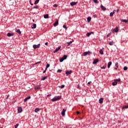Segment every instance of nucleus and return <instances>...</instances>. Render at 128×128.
<instances>
[{
    "label": "nucleus",
    "instance_id": "6",
    "mask_svg": "<svg viewBox=\"0 0 128 128\" xmlns=\"http://www.w3.org/2000/svg\"><path fill=\"white\" fill-rule=\"evenodd\" d=\"M60 50V46H58V48H57L54 51V53L56 54V52H58V50Z\"/></svg>",
    "mask_w": 128,
    "mask_h": 128
},
{
    "label": "nucleus",
    "instance_id": "1",
    "mask_svg": "<svg viewBox=\"0 0 128 128\" xmlns=\"http://www.w3.org/2000/svg\"><path fill=\"white\" fill-rule=\"evenodd\" d=\"M61 96H57V97H54L51 100L52 102H56L57 100H60L62 98Z\"/></svg>",
    "mask_w": 128,
    "mask_h": 128
},
{
    "label": "nucleus",
    "instance_id": "60",
    "mask_svg": "<svg viewBox=\"0 0 128 128\" xmlns=\"http://www.w3.org/2000/svg\"><path fill=\"white\" fill-rule=\"evenodd\" d=\"M0 128H2V127H0Z\"/></svg>",
    "mask_w": 128,
    "mask_h": 128
},
{
    "label": "nucleus",
    "instance_id": "37",
    "mask_svg": "<svg viewBox=\"0 0 128 128\" xmlns=\"http://www.w3.org/2000/svg\"><path fill=\"white\" fill-rule=\"evenodd\" d=\"M118 62H116L115 63V66L117 67V68H118Z\"/></svg>",
    "mask_w": 128,
    "mask_h": 128
},
{
    "label": "nucleus",
    "instance_id": "51",
    "mask_svg": "<svg viewBox=\"0 0 128 128\" xmlns=\"http://www.w3.org/2000/svg\"><path fill=\"white\" fill-rule=\"evenodd\" d=\"M46 72V69H45V70L43 72V74H45V72Z\"/></svg>",
    "mask_w": 128,
    "mask_h": 128
},
{
    "label": "nucleus",
    "instance_id": "11",
    "mask_svg": "<svg viewBox=\"0 0 128 128\" xmlns=\"http://www.w3.org/2000/svg\"><path fill=\"white\" fill-rule=\"evenodd\" d=\"M100 8H102V10H106V7L102 5L100 6Z\"/></svg>",
    "mask_w": 128,
    "mask_h": 128
},
{
    "label": "nucleus",
    "instance_id": "24",
    "mask_svg": "<svg viewBox=\"0 0 128 128\" xmlns=\"http://www.w3.org/2000/svg\"><path fill=\"white\" fill-rule=\"evenodd\" d=\"M39 2H40V0H35L34 2V4H38Z\"/></svg>",
    "mask_w": 128,
    "mask_h": 128
},
{
    "label": "nucleus",
    "instance_id": "50",
    "mask_svg": "<svg viewBox=\"0 0 128 128\" xmlns=\"http://www.w3.org/2000/svg\"><path fill=\"white\" fill-rule=\"evenodd\" d=\"M30 3L31 4V6H34V4H32V2H30Z\"/></svg>",
    "mask_w": 128,
    "mask_h": 128
},
{
    "label": "nucleus",
    "instance_id": "48",
    "mask_svg": "<svg viewBox=\"0 0 128 128\" xmlns=\"http://www.w3.org/2000/svg\"><path fill=\"white\" fill-rule=\"evenodd\" d=\"M116 12H120V9H117V10H116Z\"/></svg>",
    "mask_w": 128,
    "mask_h": 128
},
{
    "label": "nucleus",
    "instance_id": "34",
    "mask_svg": "<svg viewBox=\"0 0 128 128\" xmlns=\"http://www.w3.org/2000/svg\"><path fill=\"white\" fill-rule=\"evenodd\" d=\"M72 41H70L69 42H67L68 46H70V44H72Z\"/></svg>",
    "mask_w": 128,
    "mask_h": 128
},
{
    "label": "nucleus",
    "instance_id": "47",
    "mask_svg": "<svg viewBox=\"0 0 128 128\" xmlns=\"http://www.w3.org/2000/svg\"><path fill=\"white\" fill-rule=\"evenodd\" d=\"M36 88H37L38 90V88H40V86H37L36 87Z\"/></svg>",
    "mask_w": 128,
    "mask_h": 128
},
{
    "label": "nucleus",
    "instance_id": "36",
    "mask_svg": "<svg viewBox=\"0 0 128 128\" xmlns=\"http://www.w3.org/2000/svg\"><path fill=\"white\" fill-rule=\"evenodd\" d=\"M122 22H128V20H122Z\"/></svg>",
    "mask_w": 128,
    "mask_h": 128
},
{
    "label": "nucleus",
    "instance_id": "19",
    "mask_svg": "<svg viewBox=\"0 0 128 128\" xmlns=\"http://www.w3.org/2000/svg\"><path fill=\"white\" fill-rule=\"evenodd\" d=\"M109 44L110 46H114V41H111L110 42Z\"/></svg>",
    "mask_w": 128,
    "mask_h": 128
},
{
    "label": "nucleus",
    "instance_id": "25",
    "mask_svg": "<svg viewBox=\"0 0 128 128\" xmlns=\"http://www.w3.org/2000/svg\"><path fill=\"white\" fill-rule=\"evenodd\" d=\"M44 18H48V14H46L44 15Z\"/></svg>",
    "mask_w": 128,
    "mask_h": 128
},
{
    "label": "nucleus",
    "instance_id": "52",
    "mask_svg": "<svg viewBox=\"0 0 128 128\" xmlns=\"http://www.w3.org/2000/svg\"><path fill=\"white\" fill-rule=\"evenodd\" d=\"M116 12V10H114L113 11H112V12H114H114Z\"/></svg>",
    "mask_w": 128,
    "mask_h": 128
},
{
    "label": "nucleus",
    "instance_id": "26",
    "mask_svg": "<svg viewBox=\"0 0 128 128\" xmlns=\"http://www.w3.org/2000/svg\"><path fill=\"white\" fill-rule=\"evenodd\" d=\"M99 52H100V54H104V52H102V49H100L99 50Z\"/></svg>",
    "mask_w": 128,
    "mask_h": 128
},
{
    "label": "nucleus",
    "instance_id": "56",
    "mask_svg": "<svg viewBox=\"0 0 128 128\" xmlns=\"http://www.w3.org/2000/svg\"><path fill=\"white\" fill-rule=\"evenodd\" d=\"M78 88H80V84H78Z\"/></svg>",
    "mask_w": 128,
    "mask_h": 128
},
{
    "label": "nucleus",
    "instance_id": "17",
    "mask_svg": "<svg viewBox=\"0 0 128 128\" xmlns=\"http://www.w3.org/2000/svg\"><path fill=\"white\" fill-rule=\"evenodd\" d=\"M16 32L19 34H22V32H20V29H16Z\"/></svg>",
    "mask_w": 128,
    "mask_h": 128
},
{
    "label": "nucleus",
    "instance_id": "31",
    "mask_svg": "<svg viewBox=\"0 0 128 128\" xmlns=\"http://www.w3.org/2000/svg\"><path fill=\"white\" fill-rule=\"evenodd\" d=\"M66 58H68V56L66 55H64L62 58L64 60H66Z\"/></svg>",
    "mask_w": 128,
    "mask_h": 128
},
{
    "label": "nucleus",
    "instance_id": "43",
    "mask_svg": "<svg viewBox=\"0 0 128 128\" xmlns=\"http://www.w3.org/2000/svg\"><path fill=\"white\" fill-rule=\"evenodd\" d=\"M33 8H38V7L36 6H34L33 7Z\"/></svg>",
    "mask_w": 128,
    "mask_h": 128
},
{
    "label": "nucleus",
    "instance_id": "2",
    "mask_svg": "<svg viewBox=\"0 0 128 128\" xmlns=\"http://www.w3.org/2000/svg\"><path fill=\"white\" fill-rule=\"evenodd\" d=\"M40 46V44H34L32 46V48H34V50H36V48H39Z\"/></svg>",
    "mask_w": 128,
    "mask_h": 128
},
{
    "label": "nucleus",
    "instance_id": "18",
    "mask_svg": "<svg viewBox=\"0 0 128 128\" xmlns=\"http://www.w3.org/2000/svg\"><path fill=\"white\" fill-rule=\"evenodd\" d=\"M14 36V34H12V33L8 32L7 34V36Z\"/></svg>",
    "mask_w": 128,
    "mask_h": 128
},
{
    "label": "nucleus",
    "instance_id": "5",
    "mask_svg": "<svg viewBox=\"0 0 128 128\" xmlns=\"http://www.w3.org/2000/svg\"><path fill=\"white\" fill-rule=\"evenodd\" d=\"M18 114L22 112V107H18Z\"/></svg>",
    "mask_w": 128,
    "mask_h": 128
},
{
    "label": "nucleus",
    "instance_id": "10",
    "mask_svg": "<svg viewBox=\"0 0 128 128\" xmlns=\"http://www.w3.org/2000/svg\"><path fill=\"white\" fill-rule=\"evenodd\" d=\"M72 70L66 71V76H68V75L70 74H72Z\"/></svg>",
    "mask_w": 128,
    "mask_h": 128
},
{
    "label": "nucleus",
    "instance_id": "16",
    "mask_svg": "<svg viewBox=\"0 0 128 128\" xmlns=\"http://www.w3.org/2000/svg\"><path fill=\"white\" fill-rule=\"evenodd\" d=\"M91 20H92V17L90 16L88 17L87 18L88 22H90Z\"/></svg>",
    "mask_w": 128,
    "mask_h": 128
},
{
    "label": "nucleus",
    "instance_id": "54",
    "mask_svg": "<svg viewBox=\"0 0 128 128\" xmlns=\"http://www.w3.org/2000/svg\"><path fill=\"white\" fill-rule=\"evenodd\" d=\"M76 114H80V112H79L78 111V112H76Z\"/></svg>",
    "mask_w": 128,
    "mask_h": 128
},
{
    "label": "nucleus",
    "instance_id": "29",
    "mask_svg": "<svg viewBox=\"0 0 128 128\" xmlns=\"http://www.w3.org/2000/svg\"><path fill=\"white\" fill-rule=\"evenodd\" d=\"M64 59L63 58H62L60 59V62H64Z\"/></svg>",
    "mask_w": 128,
    "mask_h": 128
},
{
    "label": "nucleus",
    "instance_id": "49",
    "mask_svg": "<svg viewBox=\"0 0 128 128\" xmlns=\"http://www.w3.org/2000/svg\"><path fill=\"white\" fill-rule=\"evenodd\" d=\"M92 84V82H89L88 83V84Z\"/></svg>",
    "mask_w": 128,
    "mask_h": 128
},
{
    "label": "nucleus",
    "instance_id": "20",
    "mask_svg": "<svg viewBox=\"0 0 128 128\" xmlns=\"http://www.w3.org/2000/svg\"><path fill=\"white\" fill-rule=\"evenodd\" d=\"M30 96H28L24 100V102H26V100H30Z\"/></svg>",
    "mask_w": 128,
    "mask_h": 128
},
{
    "label": "nucleus",
    "instance_id": "42",
    "mask_svg": "<svg viewBox=\"0 0 128 128\" xmlns=\"http://www.w3.org/2000/svg\"><path fill=\"white\" fill-rule=\"evenodd\" d=\"M62 70H57V72H62Z\"/></svg>",
    "mask_w": 128,
    "mask_h": 128
},
{
    "label": "nucleus",
    "instance_id": "23",
    "mask_svg": "<svg viewBox=\"0 0 128 128\" xmlns=\"http://www.w3.org/2000/svg\"><path fill=\"white\" fill-rule=\"evenodd\" d=\"M40 108H36L34 110L35 112H40Z\"/></svg>",
    "mask_w": 128,
    "mask_h": 128
},
{
    "label": "nucleus",
    "instance_id": "4",
    "mask_svg": "<svg viewBox=\"0 0 128 128\" xmlns=\"http://www.w3.org/2000/svg\"><path fill=\"white\" fill-rule=\"evenodd\" d=\"M66 110L64 109L62 110L61 112V114H62V116H64Z\"/></svg>",
    "mask_w": 128,
    "mask_h": 128
},
{
    "label": "nucleus",
    "instance_id": "8",
    "mask_svg": "<svg viewBox=\"0 0 128 128\" xmlns=\"http://www.w3.org/2000/svg\"><path fill=\"white\" fill-rule=\"evenodd\" d=\"M76 4H78V2H71L70 3V6H76Z\"/></svg>",
    "mask_w": 128,
    "mask_h": 128
},
{
    "label": "nucleus",
    "instance_id": "35",
    "mask_svg": "<svg viewBox=\"0 0 128 128\" xmlns=\"http://www.w3.org/2000/svg\"><path fill=\"white\" fill-rule=\"evenodd\" d=\"M93 2L94 4H98V0H93Z\"/></svg>",
    "mask_w": 128,
    "mask_h": 128
},
{
    "label": "nucleus",
    "instance_id": "39",
    "mask_svg": "<svg viewBox=\"0 0 128 128\" xmlns=\"http://www.w3.org/2000/svg\"><path fill=\"white\" fill-rule=\"evenodd\" d=\"M63 28H65V30H68V27L66 25L63 26Z\"/></svg>",
    "mask_w": 128,
    "mask_h": 128
},
{
    "label": "nucleus",
    "instance_id": "59",
    "mask_svg": "<svg viewBox=\"0 0 128 128\" xmlns=\"http://www.w3.org/2000/svg\"><path fill=\"white\" fill-rule=\"evenodd\" d=\"M8 97H7V98H6V100H8Z\"/></svg>",
    "mask_w": 128,
    "mask_h": 128
},
{
    "label": "nucleus",
    "instance_id": "28",
    "mask_svg": "<svg viewBox=\"0 0 128 128\" xmlns=\"http://www.w3.org/2000/svg\"><path fill=\"white\" fill-rule=\"evenodd\" d=\"M124 108H128V105L123 106L122 107V110H124Z\"/></svg>",
    "mask_w": 128,
    "mask_h": 128
},
{
    "label": "nucleus",
    "instance_id": "61",
    "mask_svg": "<svg viewBox=\"0 0 128 128\" xmlns=\"http://www.w3.org/2000/svg\"><path fill=\"white\" fill-rule=\"evenodd\" d=\"M47 96H48V95H47Z\"/></svg>",
    "mask_w": 128,
    "mask_h": 128
},
{
    "label": "nucleus",
    "instance_id": "9",
    "mask_svg": "<svg viewBox=\"0 0 128 128\" xmlns=\"http://www.w3.org/2000/svg\"><path fill=\"white\" fill-rule=\"evenodd\" d=\"M54 26H58V20H57L56 22H54Z\"/></svg>",
    "mask_w": 128,
    "mask_h": 128
},
{
    "label": "nucleus",
    "instance_id": "15",
    "mask_svg": "<svg viewBox=\"0 0 128 128\" xmlns=\"http://www.w3.org/2000/svg\"><path fill=\"white\" fill-rule=\"evenodd\" d=\"M114 32H118V28L116 27L115 28H114Z\"/></svg>",
    "mask_w": 128,
    "mask_h": 128
},
{
    "label": "nucleus",
    "instance_id": "21",
    "mask_svg": "<svg viewBox=\"0 0 128 128\" xmlns=\"http://www.w3.org/2000/svg\"><path fill=\"white\" fill-rule=\"evenodd\" d=\"M36 28V24H33L32 26V28Z\"/></svg>",
    "mask_w": 128,
    "mask_h": 128
},
{
    "label": "nucleus",
    "instance_id": "12",
    "mask_svg": "<svg viewBox=\"0 0 128 128\" xmlns=\"http://www.w3.org/2000/svg\"><path fill=\"white\" fill-rule=\"evenodd\" d=\"M99 102L100 104H102V102H104V98H100V99L99 100Z\"/></svg>",
    "mask_w": 128,
    "mask_h": 128
},
{
    "label": "nucleus",
    "instance_id": "53",
    "mask_svg": "<svg viewBox=\"0 0 128 128\" xmlns=\"http://www.w3.org/2000/svg\"><path fill=\"white\" fill-rule=\"evenodd\" d=\"M48 42H46L45 43V46H48Z\"/></svg>",
    "mask_w": 128,
    "mask_h": 128
},
{
    "label": "nucleus",
    "instance_id": "58",
    "mask_svg": "<svg viewBox=\"0 0 128 128\" xmlns=\"http://www.w3.org/2000/svg\"><path fill=\"white\" fill-rule=\"evenodd\" d=\"M33 20V22H34V20Z\"/></svg>",
    "mask_w": 128,
    "mask_h": 128
},
{
    "label": "nucleus",
    "instance_id": "46",
    "mask_svg": "<svg viewBox=\"0 0 128 128\" xmlns=\"http://www.w3.org/2000/svg\"><path fill=\"white\" fill-rule=\"evenodd\" d=\"M101 68L104 70L106 69V67L104 66H103L102 67H101Z\"/></svg>",
    "mask_w": 128,
    "mask_h": 128
},
{
    "label": "nucleus",
    "instance_id": "32",
    "mask_svg": "<svg viewBox=\"0 0 128 128\" xmlns=\"http://www.w3.org/2000/svg\"><path fill=\"white\" fill-rule=\"evenodd\" d=\"M124 70H128V67L126 66H125L123 68Z\"/></svg>",
    "mask_w": 128,
    "mask_h": 128
},
{
    "label": "nucleus",
    "instance_id": "3",
    "mask_svg": "<svg viewBox=\"0 0 128 128\" xmlns=\"http://www.w3.org/2000/svg\"><path fill=\"white\" fill-rule=\"evenodd\" d=\"M90 54H92V52L90 51L86 52H83L82 56H88V54L90 56Z\"/></svg>",
    "mask_w": 128,
    "mask_h": 128
},
{
    "label": "nucleus",
    "instance_id": "40",
    "mask_svg": "<svg viewBox=\"0 0 128 128\" xmlns=\"http://www.w3.org/2000/svg\"><path fill=\"white\" fill-rule=\"evenodd\" d=\"M59 88H64V85H62L60 86Z\"/></svg>",
    "mask_w": 128,
    "mask_h": 128
},
{
    "label": "nucleus",
    "instance_id": "30",
    "mask_svg": "<svg viewBox=\"0 0 128 128\" xmlns=\"http://www.w3.org/2000/svg\"><path fill=\"white\" fill-rule=\"evenodd\" d=\"M49 66H50V64H47L46 65V70H48V68Z\"/></svg>",
    "mask_w": 128,
    "mask_h": 128
},
{
    "label": "nucleus",
    "instance_id": "33",
    "mask_svg": "<svg viewBox=\"0 0 128 128\" xmlns=\"http://www.w3.org/2000/svg\"><path fill=\"white\" fill-rule=\"evenodd\" d=\"M114 80L118 82H120V78L116 79V80Z\"/></svg>",
    "mask_w": 128,
    "mask_h": 128
},
{
    "label": "nucleus",
    "instance_id": "7",
    "mask_svg": "<svg viewBox=\"0 0 128 128\" xmlns=\"http://www.w3.org/2000/svg\"><path fill=\"white\" fill-rule=\"evenodd\" d=\"M97 62H98V59H94L92 62L93 64H97Z\"/></svg>",
    "mask_w": 128,
    "mask_h": 128
},
{
    "label": "nucleus",
    "instance_id": "13",
    "mask_svg": "<svg viewBox=\"0 0 128 128\" xmlns=\"http://www.w3.org/2000/svg\"><path fill=\"white\" fill-rule=\"evenodd\" d=\"M110 66H112V62H109L108 64V68H110Z\"/></svg>",
    "mask_w": 128,
    "mask_h": 128
},
{
    "label": "nucleus",
    "instance_id": "57",
    "mask_svg": "<svg viewBox=\"0 0 128 128\" xmlns=\"http://www.w3.org/2000/svg\"><path fill=\"white\" fill-rule=\"evenodd\" d=\"M107 36H110V35L108 34L107 35Z\"/></svg>",
    "mask_w": 128,
    "mask_h": 128
},
{
    "label": "nucleus",
    "instance_id": "45",
    "mask_svg": "<svg viewBox=\"0 0 128 128\" xmlns=\"http://www.w3.org/2000/svg\"><path fill=\"white\" fill-rule=\"evenodd\" d=\"M20 124H16V126H15V128H18V126Z\"/></svg>",
    "mask_w": 128,
    "mask_h": 128
},
{
    "label": "nucleus",
    "instance_id": "55",
    "mask_svg": "<svg viewBox=\"0 0 128 128\" xmlns=\"http://www.w3.org/2000/svg\"><path fill=\"white\" fill-rule=\"evenodd\" d=\"M114 70H118V68H117V67L115 68H114Z\"/></svg>",
    "mask_w": 128,
    "mask_h": 128
},
{
    "label": "nucleus",
    "instance_id": "14",
    "mask_svg": "<svg viewBox=\"0 0 128 128\" xmlns=\"http://www.w3.org/2000/svg\"><path fill=\"white\" fill-rule=\"evenodd\" d=\"M94 34V32H88V33H86V36H90V34Z\"/></svg>",
    "mask_w": 128,
    "mask_h": 128
},
{
    "label": "nucleus",
    "instance_id": "44",
    "mask_svg": "<svg viewBox=\"0 0 128 128\" xmlns=\"http://www.w3.org/2000/svg\"><path fill=\"white\" fill-rule=\"evenodd\" d=\"M40 62H36V63H35V65L36 64H40Z\"/></svg>",
    "mask_w": 128,
    "mask_h": 128
},
{
    "label": "nucleus",
    "instance_id": "41",
    "mask_svg": "<svg viewBox=\"0 0 128 128\" xmlns=\"http://www.w3.org/2000/svg\"><path fill=\"white\" fill-rule=\"evenodd\" d=\"M53 6H54V8H57V7H58V4H54L53 5Z\"/></svg>",
    "mask_w": 128,
    "mask_h": 128
},
{
    "label": "nucleus",
    "instance_id": "22",
    "mask_svg": "<svg viewBox=\"0 0 128 128\" xmlns=\"http://www.w3.org/2000/svg\"><path fill=\"white\" fill-rule=\"evenodd\" d=\"M116 84H118V82L116 81H114L112 83V86H116Z\"/></svg>",
    "mask_w": 128,
    "mask_h": 128
},
{
    "label": "nucleus",
    "instance_id": "27",
    "mask_svg": "<svg viewBox=\"0 0 128 128\" xmlns=\"http://www.w3.org/2000/svg\"><path fill=\"white\" fill-rule=\"evenodd\" d=\"M46 78H48V76H45L43 77V78L41 79V80H46Z\"/></svg>",
    "mask_w": 128,
    "mask_h": 128
},
{
    "label": "nucleus",
    "instance_id": "38",
    "mask_svg": "<svg viewBox=\"0 0 128 128\" xmlns=\"http://www.w3.org/2000/svg\"><path fill=\"white\" fill-rule=\"evenodd\" d=\"M114 16V12H111L110 14V16Z\"/></svg>",
    "mask_w": 128,
    "mask_h": 128
}]
</instances>
